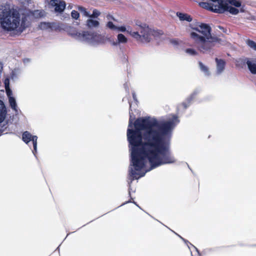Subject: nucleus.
<instances>
[{"label":"nucleus","instance_id":"1","mask_svg":"<svg viewBox=\"0 0 256 256\" xmlns=\"http://www.w3.org/2000/svg\"><path fill=\"white\" fill-rule=\"evenodd\" d=\"M129 104L127 138L130 150L128 182L130 195V184L134 180L144 176L153 169L176 162L170 148L173 130L180 120L176 116L166 121L145 116L137 118L133 124L134 116Z\"/></svg>","mask_w":256,"mask_h":256},{"label":"nucleus","instance_id":"6","mask_svg":"<svg viewBox=\"0 0 256 256\" xmlns=\"http://www.w3.org/2000/svg\"><path fill=\"white\" fill-rule=\"evenodd\" d=\"M22 140L27 144H28L30 141L32 142L34 150L32 152L34 156L36 157L38 136H32L30 132L26 131L22 134Z\"/></svg>","mask_w":256,"mask_h":256},{"label":"nucleus","instance_id":"9","mask_svg":"<svg viewBox=\"0 0 256 256\" xmlns=\"http://www.w3.org/2000/svg\"><path fill=\"white\" fill-rule=\"evenodd\" d=\"M50 4L54 7V12L56 13H62L66 6L65 2L62 0H50Z\"/></svg>","mask_w":256,"mask_h":256},{"label":"nucleus","instance_id":"43","mask_svg":"<svg viewBox=\"0 0 256 256\" xmlns=\"http://www.w3.org/2000/svg\"><path fill=\"white\" fill-rule=\"evenodd\" d=\"M200 64H202V62L199 63Z\"/></svg>","mask_w":256,"mask_h":256},{"label":"nucleus","instance_id":"21","mask_svg":"<svg viewBox=\"0 0 256 256\" xmlns=\"http://www.w3.org/2000/svg\"><path fill=\"white\" fill-rule=\"evenodd\" d=\"M100 12L98 10L96 9H94L92 14L90 13V16H88V17H90L96 19L100 15Z\"/></svg>","mask_w":256,"mask_h":256},{"label":"nucleus","instance_id":"7","mask_svg":"<svg viewBox=\"0 0 256 256\" xmlns=\"http://www.w3.org/2000/svg\"><path fill=\"white\" fill-rule=\"evenodd\" d=\"M60 28L58 30L66 31L68 35L78 41L82 32H78L75 28L64 24H60Z\"/></svg>","mask_w":256,"mask_h":256},{"label":"nucleus","instance_id":"40","mask_svg":"<svg viewBox=\"0 0 256 256\" xmlns=\"http://www.w3.org/2000/svg\"><path fill=\"white\" fill-rule=\"evenodd\" d=\"M130 202V201H128V202H124V203H123L121 206L124 205V204H127V203H128V202Z\"/></svg>","mask_w":256,"mask_h":256},{"label":"nucleus","instance_id":"29","mask_svg":"<svg viewBox=\"0 0 256 256\" xmlns=\"http://www.w3.org/2000/svg\"><path fill=\"white\" fill-rule=\"evenodd\" d=\"M78 10L83 14L84 16L88 17V16H90V12H87L84 8L79 6Z\"/></svg>","mask_w":256,"mask_h":256},{"label":"nucleus","instance_id":"11","mask_svg":"<svg viewBox=\"0 0 256 256\" xmlns=\"http://www.w3.org/2000/svg\"><path fill=\"white\" fill-rule=\"evenodd\" d=\"M38 28L42 30H58L60 28V24L55 22H42L38 25Z\"/></svg>","mask_w":256,"mask_h":256},{"label":"nucleus","instance_id":"39","mask_svg":"<svg viewBox=\"0 0 256 256\" xmlns=\"http://www.w3.org/2000/svg\"><path fill=\"white\" fill-rule=\"evenodd\" d=\"M132 97L134 100H136V95L134 92H132Z\"/></svg>","mask_w":256,"mask_h":256},{"label":"nucleus","instance_id":"24","mask_svg":"<svg viewBox=\"0 0 256 256\" xmlns=\"http://www.w3.org/2000/svg\"><path fill=\"white\" fill-rule=\"evenodd\" d=\"M20 73V70L18 68H14L12 72L11 77L12 79H15L17 78V76Z\"/></svg>","mask_w":256,"mask_h":256},{"label":"nucleus","instance_id":"22","mask_svg":"<svg viewBox=\"0 0 256 256\" xmlns=\"http://www.w3.org/2000/svg\"><path fill=\"white\" fill-rule=\"evenodd\" d=\"M106 27L107 28H109L110 30H116V29L118 28H117L118 26H116L113 23V22H112V21L108 22L106 23Z\"/></svg>","mask_w":256,"mask_h":256},{"label":"nucleus","instance_id":"20","mask_svg":"<svg viewBox=\"0 0 256 256\" xmlns=\"http://www.w3.org/2000/svg\"><path fill=\"white\" fill-rule=\"evenodd\" d=\"M200 69L205 76H209L210 75V72L206 65H200Z\"/></svg>","mask_w":256,"mask_h":256},{"label":"nucleus","instance_id":"2","mask_svg":"<svg viewBox=\"0 0 256 256\" xmlns=\"http://www.w3.org/2000/svg\"><path fill=\"white\" fill-rule=\"evenodd\" d=\"M190 26L196 31L191 32L190 36L201 52H210L214 46V43L219 42L218 38L212 36L211 28L208 24L196 22L190 24Z\"/></svg>","mask_w":256,"mask_h":256},{"label":"nucleus","instance_id":"38","mask_svg":"<svg viewBox=\"0 0 256 256\" xmlns=\"http://www.w3.org/2000/svg\"><path fill=\"white\" fill-rule=\"evenodd\" d=\"M23 62L24 64H27V63L31 62V60L30 58H24V59Z\"/></svg>","mask_w":256,"mask_h":256},{"label":"nucleus","instance_id":"44","mask_svg":"<svg viewBox=\"0 0 256 256\" xmlns=\"http://www.w3.org/2000/svg\"><path fill=\"white\" fill-rule=\"evenodd\" d=\"M0 64H2L1 63H0Z\"/></svg>","mask_w":256,"mask_h":256},{"label":"nucleus","instance_id":"8","mask_svg":"<svg viewBox=\"0 0 256 256\" xmlns=\"http://www.w3.org/2000/svg\"><path fill=\"white\" fill-rule=\"evenodd\" d=\"M117 28H118L116 30V32H126L127 33L129 34L136 40H140L141 39V36L140 34V31L138 30V28L136 29V32H132L131 28L128 26H117Z\"/></svg>","mask_w":256,"mask_h":256},{"label":"nucleus","instance_id":"23","mask_svg":"<svg viewBox=\"0 0 256 256\" xmlns=\"http://www.w3.org/2000/svg\"><path fill=\"white\" fill-rule=\"evenodd\" d=\"M246 44L249 47L256 51V42L252 40H248L246 41Z\"/></svg>","mask_w":256,"mask_h":256},{"label":"nucleus","instance_id":"5","mask_svg":"<svg viewBox=\"0 0 256 256\" xmlns=\"http://www.w3.org/2000/svg\"><path fill=\"white\" fill-rule=\"evenodd\" d=\"M136 25L138 26V30L141 36L140 40H144L146 42H150L152 39V36L158 38L163 34L161 30H152L146 24H142L140 22H136Z\"/></svg>","mask_w":256,"mask_h":256},{"label":"nucleus","instance_id":"4","mask_svg":"<svg viewBox=\"0 0 256 256\" xmlns=\"http://www.w3.org/2000/svg\"><path fill=\"white\" fill-rule=\"evenodd\" d=\"M78 41L90 46H96L102 42L103 38L100 34L96 32L82 31Z\"/></svg>","mask_w":256,"mask_h":256},{"label":"nucleus","instance_id":"19","mask_svg":"<svg viewBox=\"0 0 256 256\" xmlns=\"http://www.w3.org/2000/svg\"><path fill=\"white\" fill-rule=\"evenodd\" d=\"M117 41L118 44H126L128 39L123 34H119L117 36Z\"/></svg>","mask_w":256,"mask_h":256},{"label":"nucleus","instance_id":"3","mask_svg":"<svg viewBox=\"0 0 256 256\" xmlns=\"http://www.w3.org/2000/svg\"><path fill=\"white\" fill-rule=\"evenodd\" d=\"M26 21V18H21L17 10L10 9L8 6H0V24L4 30L22 31L27 26Z\"/></svg>","mask_w":256,"mask_h":256},{"label":"nucleus","instance_id":"16","mask_svg":"<svg viewBox=\"0 0 256 256\" xmlns=\"http://www.w3.org/2000/svg\"><path fill=\"white\" fill-rule=\"evenodd\" d=\"M224 5H230L234 6L236 8H240L241 6V2L236 0H224Z\"/></svg>","mask_w":256,"mask_h":256},{"label":"nucleus","instance_id":"17","mask_svg":"<svg viewBox=\"0 0 256 256\" xmlns=\"http://www.w3.org/2000/svg\"><path fill=\"white\" fill-rule=\"evenodd\" d=\"M32 15L35 18H42L46 16V12L44 10H35L32 12Z\"/></svg>","mask_w":256,"mask_h":256},{"label":"nucleus","instance_id":"10","mask_svg":"<svg viewBox=\"0 0 256 256\" xmlns=\"http://www.w3.org/2000/svg\"><path fill=\"white\" fill-rule=\"evenodd\" d=\"M200 92V88H196L192 94L186 99L185 101H184L182 104V106L184 107V109H186L190 106L194 98Z\"/></svg>","mask_w":256,"mask_h":256},{"label":"nucleus","instance_id":"26","mask_svg":"<svg viewBox=\"0 0 256 256\" xmlns=\"http://www.w3.org/2000/svg\"><path fill=\"white\" fill-rule=\"evenodd\" d=\"M236 62L238 64H252L248 60L245 58H240L238 60H236Z\"/></svg>","mask_w":256,"mask_h":256},{"label":"nucleus","instance_id":"27","mask_svg":"<svg viewBox=\"0 0 256 256\" xmlns=\"http://www.w3.org/2000/svg\"><path fill=\"white\" fill-rule=\"evenodd\" d=\"M199 5L203 8L209 9L211 10L212 4L206 2H200L199 3Z\"/></svg>","mask_w":256,"mask_h":256},{"label":"nucleus","instance_id":"37","mask_svg":"<svg viewBox=\"0 0 256 256\" xmlns=\"http://www.w3.org/2000/svg\"><path fill=\"white\" fill-rule=\"evenodd\" d=\"M4 85H5V88L6 89V88H10L8 80V79L5 80H4Z\"/></svg>","mask_w":256,"mask_h":256},{"label":"nucleus","instance_id":"31","mask_svg":"<svg viewBox=\"0 0 256 256\" xmlns=\"http://www.w3.org/2000/svg\"><path fill=\"white\" fill-rule=\"evenodd\" d=\"M186 52L190 56H195L196 54V52L192 48H188L186 50Z\"/></svg>","mask_w":256,"mask_h":256},{"label":"nucleus","instance_id":"28","mask_svg":"<svg viewBox=\"0 0 256 256\" xmlns=\"http://www.w3.org/2000/svg\"><path fill=\"white\" fill-rule=\"evenodd\" d=\"M247 66L251 74H256V65H247Z\"/></svg>","mask_w":256,"mask_h":256},{"label":"nucleus","instance_id":"35","mask_svg":"<svg viewBox=\"0 0 256 256\" xmlns=\"http://www.w3.org/2000/svg\"><path fill=\"white\" fill-rule=\"evenodd\" d=\"M106 19L108 20V21H110V20H112L114 21H116V20L114 17V16L110 14H108L106 16Z\"/></svg>","mask_w":256,"mask_h":256},{"label":"nucleus","instance_id":"32","mask_svg":"<svg viewBox=\"0 0 256 256\" xmlns=\"http://www.w3.org/2000/svg\"><path fill=\"white\" fill-rule=\"evenodd\" d=\"M216 64H226V62L222 58H216Z\"/></svg>","mask_w":256,"mask_h":256},{"label":"nucleus","instance_id":"33","mask_svg":"<svg viewBox=\"0 0 256 256\" xmlns=\"http://www.w3.org/2000/svg\"><path fill=\"white\" fill-rule=\"evenodd\" d=\"M6 95L8 98L10 97H13L12 96V90L10 88H6Z\"/></svg>","mask_w":256,"mask_h":256},{"label":"nucleus","instance_id":"36","mask_svg":"<svg viewBox=\"0 0 256 256\" xmlns=\"http://www.w3.org/2000/svg\"><path fill=\"white\" fill-rule=\"evenodd\" d=\"M124 86L126 90V92L129 94V88H128V85L127 83H126L124 84Z\"/></svg>","mask_w":256,"mask_h":256},{"label":"nucleus","instance_id":"13","mask_svg":"<svg viewBox=\"0 0 256 256\" xmlns=\"http://www.w3.org/2000/svg\"><path fill=\"white\" fill-rule=\"evenodd\" d=\"M88 19L86 22V26L90 29L98 28L100 26V22L96 18L88 17Z\"/></svg>","mask_w":256,"mask_h":256},{"label":"nucleus","instance_id":"12","mask_svg":"<svg viewBox=\"0 0 256 256\" xmlns=\"http://www.w3.org/2000/svg\"><path fill=\"white\" fill-rule=\"evenodd\" d=\"M216 9V11L217 13L222 14L225 12L226 11L229 12L231 14L234 15H236L239 12V10L236 8H234L230 5H224L223 4L222 7Z\"/></svg>","mask_w":256,"mask_h":256},{"label":"nucleus","instance_id":"42","mask_svg":"<svg viewBox=\"0 0 256 256\" xmlns=\"http://www.w3.org/2000/svg\"><path fill=\"white\" fill-rule=\"evenodd\" d=\"M133 203L136 206H138L139 208H140V207L136 204V202H133Z\"/></svg>","mask_w":256,"mask_h":256},{"label":"nucleus","instance_id":"15","mask_svg":"<svg viewBox=\"0 0 256 256\" xmlns=\"http://www.w3.org/2000/svg\"><path fill=\"white\" fill-rule=\"evenodd\" d=\"M176 16L178 17L180 20L181 21L186 20L187 22H190L192 20V18L190 16L186 14L177 12Z\"/></svg>","mask_w":256,"mask_h":256},{"label":"nucleus","instance_id":"14","mask_svg":"<svg viewBox=\"0 0 256 256\" xmlns=\"http://www.w3.org/2000/svg\"><path fill=\"white\" fill-rule=\"evenodd\" d=\"M6 114V110L4 104L2 100H0V123L5 119Z\"/></svg>","mask_w":256,"mask_h":256},{"label":"nucleus","instance_id":"34","mask_svg":"<svg viewBox=\"0 0 256 256\" xmlns=\"http://www.w3.org/2000/svg\"><path fill=\"white\" fill-rule=\"evenodd\" d=\"M178 236L182 239V240L185 243L187 244V243H188L190 244V245H191L192 246L194 247V249H196V252H198V254L200 255V253H199V252L198 250V248H196L194 246H193L192 244L190 243L188 240H185L184 238H182L181 236Z\"/></svg>","mask_w":256,"mask_h":256},{"label":"nucleus","instance_id":"41","mask_svg":"<svg viewBox=\"0 0 256 256\" xmlns=\"http://www.w3.org/2000/svg\"><path fill=\"white\" fill-rule=\"evenodd\" d=\"M218 28L221 29V30H224V28H222V27H221L220 26H218Z\"/></svg>","mask_w":256,"mask_h":256},{"label":"nucleus","instance_id":"30","mask_svg":"<svg viewBox=\"0 0 256 256\" xmlns=\"http://www.w3.org/2000/svg\"><path fill=\"white\" fill-rule=\"evenodd\" d=\"M71 16L74 20H78L80 17V14L77 11L73 10L71 12Z\"/></svg>","mask_w":256,"mask_h":256},{"label":"nucleus","instance_id":"25","mask_svg":"<svg viewBox=\"0 0 256 256\" xmlns=\"http://www.w3.org/2000/svg\"><path fill=\"white\" fill-rule=\"evenodd\" d=\"M225 65H216V73L217 74H221L224 70Z\"/></svg>","mask_w":256,"mask_h":256},{"label":"nucleus","instance_id":"18","mask_svg":"<svg viewBox=\"0 0 256 256\" xmlns=\"http://www.w3.org/2000/svg\"><path fill=\"white\" fill-rule=\"evenodd\" d=\"M8 102L11 108L14 111L17 112V104L14 97H10L8 98Z\"/></svg>","mask_w":256,"mask_h":256}]
</instances>
